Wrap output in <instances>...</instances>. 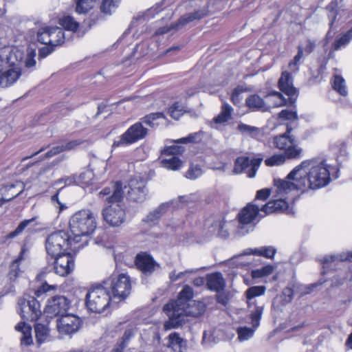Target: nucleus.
Wrapping results in <instances>:
<instances>
[{"label": "nucleus", "instance_id": "28", "mask_svg": "<svg viewBox=\"0 0 352 352\" xmlns=\"http://www.w3.org/2000/svg\"><path fill=\"white\" fill-rule=\"evenodd\" d=\"M15 329L22 333V337L21 338V345L30 346L33 343L32 327L30 324L25 322H21L16 325Z\"/></svg>", "mask_w": 352, "mask_h": 352}, {"label": "nucleus", "instance_id": "10", "mask_svg": "<svg viewBox=\"0 0 352 352\" xmlns=\"http://www.w3.org/2000/svg\"><path fill=\"white\" fill-rule=\"evenodd\" d=\"M273 144L280 151L288 160H299L302 157L303 149L300 146L297 140L289 134L287 130L286 133L276 135L273 138Z\"/></svg>", "mask_w": 352, "mask_h": 352}, {"label": "nucleus", "instance_id": "36", "mask_svg": "<svg viewBox=\"0 0 352 352\" xmlns=\"http://www.w3.org/2000/svg\"><path fill=\"white\" fill-rule=\"evenodd\" d=\"M232 107L228 103H223L220 113L214 118L213 120L217 124H223L231 119Z\"/></svg>", "mask_w": 352, "mask_h": 352}, {"label": "nucleus", "instance_id": "39", "mask_svg": "<svg viewBox=\"0 0 352 352\" xmlns=\"http://www.w3.org/2000/svg\"><path fill=\"white\" fill-rule=\"evenodd\" d=\"M265 290L266 288L265 286H253L248 289L245 292V294L248 306L250 307L252 304H254V298L264 294Z\"/></svg>", "mask_w": 352, "mask_h": 352}, {"label": "nucleus", "instance_id": "27", "mask_svg": "<svg viewBox=\"0 0 352 352\" xmlns=\"http://www.w3.org/2000/svg\"><path fill=\"white\" fill-rule=\"evenodd\" d=\"M207 286L210 290L219 292L225 287V280L220 272L210 274L207 276Z\"/></svg>", "mask_w": 352, "mask_h": 352}, {"label": "nucleus", "instance_id": "62", "mask_svg": "<svg viewBox=\"0 0 352 352\" xmlns=\"http://www.w3.org/2000/svg\"><path fill=\"white\" fill-rule=\"evenodd\" d=\"M238 129L242 132L248 134H254L255 132L258 131V129L255 126H250L245 124H240L238 126Z\"/></svg>", "mask_w": 352, "mask_h": 352}, {"label": "nucleus", "instance_id": "58", "mask_svg": "<svg viewBox=\"0 0 352 352\" xmlns=\"http://www.w3.org/2000/svg\"><path fill=\"white\" fill-rule=\"evenodd\" d=\"M270 195L269 188H263L257 191L255 199L252 203L256 204L258 201H265Z\"/></svg>", "mask_w": 352, "mask_h": 352}, {"label": "nucleus", "instance_id": "1", "mask_svg": "<svg viewBox=\"0 0 352 352\" xmlns=\"http://www.w3.org/2000/svg\"><path fill=\"white\" fill-rule=\"evenodd\" d=\"M331 166L322 157L301 162L287 175L285 179H275L278 197H287L294 190H317L331 181Z\"/></svg>", "mask_w": 352, "mask_h": 352}, {"label": "nucleus", "instance_id": "35", "mask_svg": "<svg viewBox=\"0 0 352 352\" xmlns=\"http://www.w3.org/2000/svg\"><path fill=\"white\" fill-rule=\"evenodd\" d=\"M75 3V10L77 13L87 14L95 6L96 0H74Z\"/></svg>", "mask_w": 352, "mask_h": 352}, {"label": "nucleus", "instance_id": "18", "mask_svg": "<svg viewBox=\"0 0 352 352\" xmlns=\"http://www.w3.org/2000/svg\"><path fill=\"white\" fill-rule=\"evenodd\" d=\"M192 297V289L188 285H185L182 290L179 293L177 299L166 304L164 306L163 309L166 314H168V311L174 309L175 311L178 312L179 311H181V309H182L181 306L186 305L187 303L193 300Z\"/></svg>", "mask_w": 352, "mask_h": 352}, {"label": "nucleus", "instance_id": "44", "mask_svg": "<svg viewBox=\"0 0 352 352\" xmlns=\"http://www.w3.org/2000/svg\"><path fill=\"white\" fill-rule=\"evenodd\" d=\"M120 0H103L101 6V12L107 15H111L114 12L118 6Z\"/></svg>", "mask_w": 352, "mask_h": 352}, {"label": "nucleus", "instance_id": "51", "mask_svg": "<svg viewBox=\"0 0 352 352\" xmlns=\"http://www.w3.org/2000/svg\"><path fill=\"white\" fill-rule=\"evenodd\" d=\"M226 223L223 220H217L212 225V232H214L221 237H226L228 236V232L225 228Z\"/></svg>", "mask_w": 352, "mask_h": 352}, {"label": "nucleus", "instance_id": "38", "mask_svg": "<svg viewBox=\"0 0 352 352\" xmlns=\"http://www.w3.org/2000/svg\"><path fill=\"white\" fill-rule=\"evenodd\" d=\"M36 338L38 344L45 342L49 336L50 329L45 324L37 323L34 327Z\"/></svg>", "mask_w": 352, "mask_h": 352}, {"label": "nucleus", "instance_id": "64", "mask_svg": "<svg viewBox=\"0 0 352 352\" xmlns=\"http://www.w3.org/2000/svg\"><path fill=\"white\" fill-rule=\"evenodd\" d=\"M51 201L54 204L55 207L58 208V213L61 212L63 210L67 208L66 205L60 201L58 198V192L56 193L52 197Z\"/></svg>", "mask_w": 352, "mask_h": 352}, {"label": "nucleus", "instance_id": "46", "mask_svg": "<svg viewBox=\"0 0 352 352\" xmlns=\"http://www.w3.org/2000/svg\"><path fill=\"white\" fill-rule=\"evenodd\" d=\"M288 160L287 157L283 154L278 153L273 155L272 156L265 160V164L267 166H275L283 164L286 160Z\"/></svg>", "mask_w": 352, "mask_h": 352}, {"label": "nucleus", "instance_id": "13", "mask_svg": "<svg viewBox=\"0 0 352 352\" xmlns=\"http://www.w3.org/2000/svg\"><path fill=\"white\" fill-rule=\"evenodd\" d=\"M81 325V319L74 314L62 315L56 320V328L60 338L72 336L79 331Z\"/></svg>", "mask_w": 352, "mask_h": 352}, {"label": "nucleus", "instance_id": "14", "mask_svg": "<svg viewBox=\"0 0 352 352\" xmlns=\"http://www.w3.org/2000/svg\"><path fill=\"white\" fill-rule=\"evenodd\" d=\"M263 312V307L262 306H255L254 310H252L249 315L252 327H239L237 328L236 332L240 342H244L252 338L260 324Z\"/></svg>", "mask_w": 352, "mask_h": 352}, {"label": "nucleus", "instance_id": "8", "mask_svg": "<svg viewBox=\"0 0 352 352\" xmlns=\"http://www.w3.org/2000/svg\"><path fill=\"white\" fill-rule=\"evenodd\" d=\"M102 283L107 290L110 291L113 301L116 303L125 299L130 294L131 280L129 276L125 274H120L118 276L113 275Z\"/></svg>", "mask_w": 352, "mask_h": 352}, {"label": "nucleus", "instance_id": "17", "mask_svg": "<svg viewBox=\"0 0 352 352\" xmlns=\"http://www.w3.org/2000/svg\"><path fill=\"white\" fill-rule=\"evenodd\" d=\"M70 302L63 296H56L48 300L45 308V313L50 317L65 315Z\"/></svg>", "mask_w": 352, "mask_h": 352}, {"label": "nucleus", "instance_id": "3", "mask_svg": "<svg viewBox=\"0 0 352 352\" xmlns=\"http://www.w3.org/2000/svg\"><path fill=\"white\" fill-rule=\"evenodd\" d=\"M23 57V52L17 48L10 46L0 48V87H9L19 80L21 69L18 64Z\"/></svg>", "mask_w": 352, "mask_h": 352}, {"label": "nucleus", "instance_id": "47", "mask_svg": "<svg viewBox=\"0 0 352 352\" xmlns=\"http://www.w3.org/2000/svg\"><path fill=\"white\" fill-rule=\"evenodd\" d=\"M36 219H37V217H32V219H30L23 220V221H21L19 223V225L16 227V228L13 232H11L10 234H8L7 235V238L8 239L14 238V237H16V236L20 235L24 231V230L31 223H32L34 221H36Z\"/></svg>", "mask_w": 352, "mask_h": 352}, {"label": "nucleus", "instance_id": "61", "mask_svg": "<svg viewBox=\"0 0 352 352\" xmlns=\"http://www.w3.org/2000/svg\"><path fill=\"white\" fill-rule=\"evenodd\" d=\"M293 296H294V292H293L292 289L290 287L285 288L283 290V294L281 295V298H283V305L289 303L292 300Z\"/></svg>", "mask_w": 352, "mask_h": 352}, {"label": "nucleus", "instance_id": "15", "mask_svg": "<svg viewBox=\"0 0 352 352\" xmlns=\"http://www.w3.org/2000/svg\"><path fill=\"white\" fill-rule=\"evenodd\" d=\"M262 159L248 157H239L234 162L232 173L236 175L245 173L250 178H254L261 165Z\"/></svg>", "mask_w": 352, "mask_h": 352}, {"label": "nucleus", "instance_id": "24", "mask_svg": "<svg viewBox=\"0 0 352 352\" xmlns=\"http://www.w3.org/2000/svg\"><path fill=\"white\" fill-rule=\"evenodd\" d=\"M167 346L174 352H184L186 349V341L179 333L173 332L167 338Z\"/></svg>", "mask_w": 352, "mask_h": 352}, {"label": "nucleus", "instance_id": "43", "mask_svg": "<svg viewBox=\"0 0 352 352\" xmlns=\"http://www.w3.org/2000/svg\"><path fill=\"white\" fill-rule=\"evenodd\" d=\"M60 25L65 30L72 32H76L79 26V24L76 21L74 17L67 15L64 16L59 19Z\"/></svg>", "mask_w": 352, "mask_h": 352}, {"label": "nucleus", "instance_id": "4", "mask_svg": "<svg viewBox=\"0 0 352 352\" xmlns=\"http://www.w3.org/2000/svg\"><path fill=\"white\" fill-rule=\"evenodd\" d=\"M276 199L270 201L261 207L257 204H248L239 213V220L241 224H249L254 221H259L261 218L272 214L273 212H285L290 214L292 210L289 209L288 203L285 197H278L277 188H276Z\"/></svg>", "mask_w": 352, "mask_h": 352}, {"label": "nucleus", "instance_id": "20", "mask_svg": "<svg viewBox=\"0 0 352 352\" xmlns=\"http://www.w3.org/2000/svg\"><path fill=\"white\" fill-rule=\"evenodd\" d=\"M135 265L145 275H151L157 266L153 258L145 252H142L136 256Z\"/></svg>", "mask_w": 352, "mask_h": 352}, {"label": "nucleus", "instance_id": "54", "mask_svg": "<svg viewBox=\"0 0 352 352\" xmlns=\"http://www.w3.org/2000/svg\"><path fill=\"white\" fill-rule=\"evenodd\" d=\"M203 172L199 165H192L190 166L185 176L190 179H195L202 175Z\"/></svg>", "mask_w": 352, "mask_h": 352}, {"label": "nucleus", "instance_id": "52", "mask_svg": "<svg viewBox=\"0 0 352 352\" xmlns=\"http://www.w3.org/2000/svg\"><path fill=\"white\" fill-rule=\"evenodd\" d=\"M169 114L175 120H179V118L185 112L184 107L179 102L174 103L168 110Z\"/></svg>", "mask_w": 352, "mask_h": 352}, {"label": "nucleus", "instance_id": "19", "mask_svg": "<svg viewBox=\"0 0 352 352\" xmlns=\"http://www.w3.org/2000/svg\"><path fill=\"white\" fill-rule=\"evenodd\" d=\"M55 273L61 276L70 274L74 268V260L69 253H63L53 258Z\"/></svg>", "mask_w": 352, "mask_h": 352}, {"label": "nucleus", "instance_id": "30", "mask_svg": "<svg viewBox=\"0 0 352 352\" xmlns=\"http://www.w3.org/2000/svg\"><path fill=\"white\" fill-rule=\"evenodd\" d=\"M276 252V248L272 246H263L254 249H246L243 255L256 254L264 256L267 258H272Z\"/></svg>", "mask_w": 352, "mask_h": 352}, {"label": "nucleus", "instance_id": "33", "mask_svg": "<svg viewBox=\"0 0 352 352\" xmlns=\"http://www.w3.org/2000/svg\"><path fill=\"white\" fill-rule=\"evenodd\" d=\"M50 46L60 45L65 41V34L62 28L58 27H51L50 29Z\"/></svg>", "mask_w": 352, "mask_h": 352}, {"label": "nucleus", "instance_id": "22", "mask_svg": "<svg viewBox=\"0 0 352 352\" xmlns=\"http://www.w3.org/2000/svg\"><path fill=\"white\" fill-rule=\"evenodd\" d=\"M345 261H352V252H349L324 257L322 260L323 268L333 270L339 263Z\"/></svg>", "mask_w": 352, "mask_h": 352}, {"label": "nucleus", "instance_id": "42", "mask_svg": "<svg viewBox=\"0 0 352 352\" xmlns=\"http://www.w3.org/2000/svg\"><path fill=\"white\" fill-rule=\"evenodd\" d=\"M161 164L163 167L171 170H177L182 166V162L175 156L163 159Z\"/></svg>", "mask_w": 352, "mask_h": 352}, {"label": "nucleus", "instance_id": "63", "mask_svg": "<svg viewBox=\"0 0 352 352\" xmlns=\"http://www.w3.org/2000/svg\"><path fill=\"white\" fill-rule=\"evenodd\" d=\"M214 342V338L210 331H204L203 333L202 343L206 346H211Z\"/></svg>", "mask_w": 352, "mask_h": 352}, {"label": "nucleus", "instance_id": "40", "mask_svg": "<svg viewBox=\"0 0 352 352\" xmlns=\"http://www.w3.org/2000/svg\"><path fill=\"white\" fill-rule=\"evenodd\" d=\"M332 87L335 91L342 96L348 95V90L346 86L345 80L339 75H334L332 81Z\"/></svg>", "mask_w": 352, "mask_h": 352}, {"label": "nucleus", "instance_id": "7", "mask_svg": "<svg viewBox=\"0 0 352 352\" xmlns=\"http://www.w3.org/2000/svg\"><path fill=\"white\" fill-rule=\"evenodd\" d=\"M111 302H114L111 292L102 283L93 285L86 295V305L92 312L100 313L103 311Z\"/></svg>", "mask_w": 352, "mask_h": 352}, {"label": "nucleus", "instance_id": "41", "mask_svg": "<svg viewBox=\"0 0 352 352\" xmlns=\"http://www.w3.org/2000/svg\"><path fill=\"white\" fill-rule=\"evenodd\" d=\"M352 39V28L350 29L345 34L338 37L332 45V50L334 51L340 50L341 48L344 47Z\"/></svg>", "mask_w": 352, "mask_h": 352}, {"label": "nucleus", "instance_id": "32", "mask_svg": "<svg viewBox=\"0 0 352 352\" xmlns=\"http://www.w3.org/2000/svg\"><path fill=\"white\" fill-rule=\"evenodd\" d=\"M266 103L269 106V111L272 108L283 106L286 104V99L284 98L281 94L274 91L270 93L265 97Z\"/></svg>", "mask_w": 352, "mask_h": 352}, {"label": "nucleus", "instance_id": "5", "mask_svg": "<svg viewBox=\"0 0 352 352\" xmlns=\"http://www.w3.org/2000/svg\"><path fill=\"white\" fill-rule=\"evenodd\" d=\"M69 224L74 242L80 243L85 238L83 243L87 244V237L93 234L96 228V216L90 210H81L72 216Z\"/></svg>", "mask_w": 352, "mask_h": 352}, {"label": "nucleus", "instance_id": "21", "mask_svg": "<svg viewBox=\"0 0 352 352\" xmlns=\"http://www.w3.org/2000/svg\"><path fill=\"white\" fill-rule=\"evenodd\" d=\"M170 205V203H163L160 204L155 209L149 212L142 219V222L148 226H154L157 225L161 217L166 212L167 208H169Z\"/></svg>", "mask_w": 352, "mask_h": 352}, {"label": "nucleus", "instance_id": "49", "mask_svg": "<svg viewBox=\"0 0 352 352\" xmlns=\"http://www.w3.org/2000/svg\"><path fill=\"white\" fill-rule=\"evenodd\" d=\"M274 271V267L271 265H267L261 269L252 271V276L253 278H259L270 275Z\"/></svg>", "mask_w": 352, "mask_h": 352}, {"label": "nucleus", "instance_id": "53", "mask_svg": "<svg viewBox=\"0 0 352 352\" xmlns=\"http://www.w3.org/2000/svg\"><path fill=\"white\" fill-rule=\"evenodd\" d=\"M197 272V269H188L184 272H177L175 270H173L169 273L168 277L170 281L175 282L187 274H194Z\"/></svg>", "mask_w": 352, "mask_h": 352}, {"label": "nucleus", "instance_id": "9", "mask_svg": "<svg viewBox=\"0 0 352 352\" xmlns=\"http://www.w3.org/2000/svg\"><path fill=\"white\" fill-rule=\"evenodd\" d=\"M73 244L76 243L67 232L60 230L47 236L45 240V249L47 255L54 258L67 252L69 248H72Z\"/></svg>", "mask_w": 352, "mask_h": 352}, {"label": "nucleus", "instance_id": "57", "mask_svg": "<svg viewBox=\"0 0 352 352\" xmlns=\"http://www.w3.org/2000/svg\"><path fill=\"white\" fill-rule=\"evenodd\" d=\"M278 116L283 120H296L298 118L296 111L292 110L283 109Z\"/></svg>", "mask_w": 352, "mask_h": 352}, {"label": "nucleus", "instance_id": "23", "mask_svg": "<svg viewBox=\"0 0 352 352\" xmlns=\"http://www.w3.org/2000/svg\"><path fill=\"white\" fill-rule=\"evenodd\" d=\"M245 104L252 111H261L266 112L269 111V106L266 103V99L263 100L258 95L253 94L248 97Z\"/></svg>", "mask_w": 352, "mask_h": 352}, {"label": "nucleus", "instance_id": "2", "mask_svg": "<svg viewBox=\"0 0 352 352\" xmlns=\"http://www.w3.org/2000/svg\"><path fill=\"white\" fill-rule=\"evenodd\" d=\"M146 192L145 181L141 177H135L124 188L122 183L118 182L111 188L102 189L98 195L107 202H120L124 196L130 201L142 202L146 199Z\"/></svg>", "mask_w": 352, "mask_h": 352}, {"label": "nucleus", "instance_id": "34", "mask_svg": "<svg viewBox=\"0 0 352 352\" xmlns=\"http://www.w3.org/2000/svg\"><path fill=\"white\" fill-rule=\"evenodd\" d=\"M166 117L162 113H153L143 118V122L151 127H156L165 123Z\"/></svg>", "mask_w": 352, "mask_h": 352}, {"label": "nucleus", "instance_id": "48", "mask_svg": "<svg viewBox=\"0 0 352 352\" xmlns=\"http://www.w3.org/2000/svg\"><path fill=\"white\" fill-rule=\"evenodd\" d=\"M50 29L51 27H44L41 28L37 32V40L41 43L49 45L50 39Z\"/></svg>", "mask_w": 352, "mask_h": 352}, {"label": "nucleus", "instance_id": "50", "mask_svg": "<svg viewBox=\"0 0 352 352\" xmlns=\"http://www.w3.org/2000/svg\"><path fill=\"white\" fill-rule=\"evenodd\" d=\"M303 56V50L302 47L299 46L298 47V53L294 56V59L289 63V69L292 72H296L299 69V65L300 63V60L302 59Z\"/></svg>", "mask_w": 352, "mask_h": 352}, {"label": "nucleus", "instance_id": "59", "mask_svg": "<svg viewBox=\"0 0 352 352\" xmlns=\"http://www.w3.org/2000/svg\"><path fill=\"white\" fill-rule=\"evenodd\" d=\"M338 149L339 154L336 157V161L338 164H340L344 162L347 157L346 146L344 144H340Z\"/></svg>", "mask_w": 352, "mask_h": 352}, {"label": "nucleus", "instance_id": "6", "mask_svg": "<svg viewBox=\"0 0 352 352\" xmlns=\"http://www.w3.org/2000/svg\"><path fill=\"white\" fill-rule=\"evenodd\" d=\"M181 311L178 312L170 310L166 314L169 320L166 321L164 327L166 330L177 328L185 322L186 316L198 317L202 315L206 310V305L200 301L192 300L186 305L181 306Z\"/></svg>", "mask_w": 352, "mask_h": 352}, {"label": "nucleus", "instance_id": "29", "mask_svg": "<svg viewBox=\"0 0 352 352\" xmlns=\"http://www.w3.org/2000/svg\"><path fill=\"white\" fill-rule=\"evenodd\" d=\"M162 5L161 3L156 4L147 10L142 15L137 16L132 22L131 26L138 25L139 23H143L144 21L153 18L155 14H159L162 11Z\"/></svg>", "mask_w": 352, "mask_h": 352}, {"label": "nucleus", "instance_id": "16", "mask_svg": "<svg viewBox=\"0 0 352 352\" xmlns=\"http://www.w3.org/2000/svg\"><path fill=\"white\" fill-rule=\"evenodd\" d=\"M112 204L104 208L102 211L104 221L111 227H119L126 220V213L118 202H111Z\"/></svg>", "mask_w": 352, "mask_h": 352}, {"label": "nucleus", "instance_id": "45", "mask_svg": "<svg viewBox=\"0 0 352 352\" xmlns=\"http://www.w3.org/2000/svg\"><path fill=\"white\" fill-rule=\"evenodd\" d=\"M204 132L199 131L198 132L189 134L188 136L175 140L174 142L181 144L198 143L200 142L204 136Z\"/></svg>", "mask_w": 352, "mask_h": 352}, {"label": "nucleus", "instance_id": "11", "mask_svg": "<svg viewBox=\"0 0 352 352\" xmlns=\"http://www.w3.org/2000/svg\"><path fill=\"white\" fill-rule=\"evenodd\" d=\"M148 133L146 128L141 122L131 125L122 135L114 140L112 147L126 146L144 139Z\"/></svg>", "mask_w": 352, "mask_h": 352}, {"label": "nucleus", "instance_id": "12", "mask_svg": "<svg viewBox=\"0 0 352 352\" xmlns=\"http://www.w3.org/2000/svg\"><path fill=\"white\" fill-rule=\"evenodd\" d=\"M18 304V312L23 320L35 321L41 316V305L35 297L22 298Z\"/></svg>", "mask_w": 352, "mask_h": 352}, {"label": "nucleus", "instance_id": "31", "mask_svg": "<svg viewBox=\"0 0 352 352\" xmlns=\"http://www.w3.org/2000/svg\"><path fill=\"white\" fill-rule=\"evenodd\" d=\"M208 10L202 8L193 12L186 14L179 19L177 25L182 26L195 20H199L206 16Z\"/></svg>", "mask_w": 352, "mask_h": 352}, {"label": "nucleus", "instance_id": "37", "mask_svg": "<svg viewBox=\"0 0 352 352\" xmlns=\"http://www.w3.org/2000/svg\"><path fill=\"white\" fill-rule=\"evenodd\" d=\"M25 252V248L23 247L18 258L12 263L8 274L9 278L11 280H14L21 272L19 269V263L23 259Z\"/></svg>", "mask_w": 352, "mask_h": 352}, {"label": "nucleus", "instance_id": "60", "mask_svg": "<svg viewBox=\"0 0 352 352\" xmlns=\"http://www.w3.org/2000/svg\"><path fill=\"white\" fill-rule=\"evenodd\" d=\"M56 287V286L54 285H50L47 283H45L35 291V295L37 298H40L43 294L51 289H54Z\"/></svg>", "mask_w": 352, "mask_h": 352}, {"label": "nucleus", "instance_id": "56", "mask_svg": "<svg viewBox=\"0 0 352 352\" xmlns=\"http://www.w3.org/2000/svg\"><path fill=\"white\" fill-rule=\"evenodd\" d=\"M184 151V148L181 146H170L166 148L163 153L165 155L175 156V155L182 154Z\"/></svg>", "mask_w": 352, "mask_h": 352}, {"label": "nucleus", "instance_id": "26", "mask_svg": "<svg viewBox=\"0 0 352 352\" xmlns=\"http://www.w3.org/2000/svg\"><path fill=\"white\" fill-rule=\"evenodd\" d=\"M278 87L285 94L293 96L296 94V90L293 86L292 78L287 72H283L278 80Z\"/></svg>", "mask_w": 352, "mask_h": 352}, {"label": "nucleus", "instance_id": "55", "mask_svg": "<svg viewBox=\"0 0 352 352\" xmlns=\"http://www.w3.org/2000/svg\"><path fill=\"white\" fill-rule=\"evenodd\" d=\"M243 91V89L240 87H237L234 89L231 96V100L234 105H239L241 103L243 99L241 94Z\"/></svg>", "mask_w": 352, "mask_h": 352}, {"label": "nucleus", "instance_id": "25", "mask_svg": "<svg viewBox=\"0 0 352 352\" xmlns=\"http://www.w3.org/2000/svg\"><path fill=\"white\" fill-rule=\"evenodd\" d=\"M328 10V19L329 20V26L331 29L334 23L339 22L340 21H344L349 16V12L344 9H336L334 6L329 5L327 7Z\"/></svg>", "mask_w": 352, "mask_h": 352}]
</instances>
